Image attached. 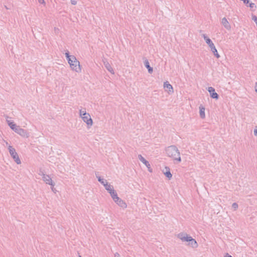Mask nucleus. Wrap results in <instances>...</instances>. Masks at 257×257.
Here are the masks:
<instances>
[{"instance_id": "14", "label": "nucleus", "mask_w": 257, "mask_h": 257, "mask_svg": "<svg viewBox=\"0 0 257 257\" xmlns=\"http://www.w3.org/2000/svg\"><path fill=\"white\" fill-rule=\"evenodd\" d=\"M104 65L105 67L106 68V69L109 72H110L111 74H114V70H113V68H112V67L111 66L110 64L108 62H107V61L104 62Z\"/></svg>"}, {"instance_id": "12", "label": "nucleus", "mask_w": 257, "mask_h": 257, "mask_svg": "<svg viewBox=\"0 0 257 257\" xmlns=\"http://www.w3.org/2000/svg\"><path fill=\"white\" fill-rule=\"evenodd\" d=\"M163 173L169 179H170L172 177V175L170 172L169 167H165L163 170Z\"/></svg>"}, {"instance_id": "27", "label": "nucleus", "mask_w": 257, "mask_h": 257, "mask_svg": "<svg viewBox=\"0 0 257 257\" xmlns=\"http://www.w3.org/2000/svg\"><path fill=\"white\" fill-rule=\"evenodd\" d=\"M247 7H249L251 9L256 8V6H255V4L252 3H250L249 2V4H248Z\"/></svg>"}, {"instance_id": "2", "label": "nucleus", "mask_w": 257, "mask_h": 257, "mask_svg": "<svg viewBox=\"0 0 257 257\" xmlns=\"http://www.w3.org/2000/svg\"><path fill=\"white\" fill-rule=\"evenodd\" d=\"M72 58L68 61L71 69L76 72H80L81 71V67L79 62L74 56H72Z\"/></svg>"}, {"instance_id": "4", "label": "nucleus", "mask_w": 257, "mask_h": 257, "mask_svg": "<svg viewBox=\"0 0 257 257\" xmlns=\"http://www.w3.org/2000/svg\"><path fill=\"white\" fill-rule=\"evenodd\" d=\"M83 114H84V113H83ZM81 118L83 121L87 124L88 127L92 126L93 120L88 113H84V116H83Z\"/></svg>"}, {"instance_id": "28", "label": "nucleus", "mask_w": 257, "mask_h": 257, "mask_svg": "<svg viewBox=\"0 0 257 257\" xmlns=\"http://www.w3.org/2000/svg\"><path fill=\"white\" fill-rule=\"evenodd\" d=\"M53 186H51V189L54 193H56L57 192V190L54 188V186H55L54 182H53Z\"/></svg>"}, {"instance_id": "7", "label": "nucleus", "mask_w": 257, "mask_h": 257, "mask_svg": "<svg viewBox=\"0 0 257 257\" xmlns=\"http://www.w3.org/2000/svg\"><path fill=\"white\" fill-rule=\"evenodd\" d=\"M208 91L210 93L211 98L217 99L219 97L218 94L215 92V89L212 87H209Z\"/></svg>"}, {"instance_id": "34", "label": "nucleus", "mask_w": 257, "mask_h": 257, "mask_svg": "<svg viewBox=\"0 0 257 257\" xmlns=\"http://www.w3.org/2000/svg\"><path fill=\"white\" fill-rule=\"evenodd\" d=\"M38 2L40 4H41L45 3L44 0H38Z\"/></svg>"}, {"instance_id": "26", "label": "nucleus", "mask_w": 257, "mask_h": 257, "mask_svg": "<svg viewBox=\"0 0 257 257\" xmlns=\"http://www.w3.org/2000/svg\"><path fill=\"white\" fill-rule=\"evenodd\" d=\"M238 206L237 203L234 202L232 204V207L234 210H236L238 208Z\"/></svg>"}, {"instance_id": "11", "label": "nucleus", "mask_w": 257, "mask_h": 257, "mask_svg": "<svg viewBox=\"0 0 257 257\" xmlns=\"http://www.w3.org/2000/svg\"><path fill=\"white\" fill-rule=\"evenodd\" d=\"M18 134H19L21 136L24 137V138L25 137L28 138L29 137V133L27 132V131H26L21 127L19 130V131Z\"/></svg>"}, {"instance_id": "25", "label": "nucleus", "mask_w": 257, "mask_h": 257, "mask_svg": "<svg viewBox=\"0 0 257 257\" xmlns=\"http://www.w3.org/2000/svg\"><path fill=\"white\" fill-rule=\"evenodd\" d=\"M65 55H66V57L67 59V60L68 61V60H70L71 59H72V56L73 55H69V52L68 51H67L66 53H65Z\"/></svg>"}, {"instance_id": "15", "label": "nucleus", "mask_w": 257, "mask_h": 257, "mask_svg": "<svg viewBox=\"0 0 257 257\" xmlns=\"http://www.w3.org/2000/svg\"><path fill=\"white\" fill-rule=\"evenodd\" d=\"M190 240L188 243V245H191L193 248H196L198 246L197 242L195 239L191 237Z\"/></svg>"}, {"instance_id": "17", "label": "nucleus", "mask_w": 257, "mask_h": 257, "mask_svg": "<svg viewBox=\"0 0 257 257\" xmlns=\"http://www.w3.org/2000/svg\"><path fill=\"white\" fill-rule=\"evenodd\" d=\"M144 64L148 70V72L151 74L153 71V69L152 67L150 66L149 62L148 60H146L144 62Z\"/></svg>"}, {"instance_id": "31", "label": "nucleus", "mask_w": 257, "mask_h": 257, "mask_svg": "<svg viewBox=\"0 0 257 257\" xmlns=\"http://www.w3.org/2000/svg\"><path fill=\"white\" fill-rule=\"evenodd\" d=\"M252 19L256 23V27H257V17H256L255 15H252Z\"/></svg>"}, {"instance_id": "30", "label": "nucleus", "mask_w": 257, "mask_h": 257, "mask_svg": "<svg viewBox=\"0 0 257 257\" xmlns=\"http://www.w3.org/2000/svg\"><path fill=\"white\" fill-rule=\"evenodd\" d=\"M87 113L85 110H82V109H80L79 110V114L81 117H82L83 116H84V114H83V113Z\"/></svg>"}, {"instance_id": "33", "label": "nucleus", "mask_w": 257, "mask_h": 257, "mask_svg": "<svg viewBox=\"0 0 257 257\" xmlns=\"http://www.w3.org/2000/svg\"><path fill=\"white\" fill-rule=\"evenodd\" d=\"M120 198L117 196L115 197L114 198V199H112L113 200V201L116 202H117V201L118 200V199H119Z\"/></svg>"}, {"instance_id": "29", "label": "nucleus", "mask_w": 257, "mask_h": 257, "mask_svg": "<svg viewBox=\"0 0 257 257\" xmlns=\"http://www.w3.org/2000/svg\"><path fill=\"white\" fill-rule=\"evenodd\" d=\"M20 126H16L15 128H14V130H13L15 133L18 134V132L19 131V130L20 129Z\"/></svg>"}, {"instance_id": "19", "label": "nucleus", "mask_w": 257, "mask_h": 257, "mask_svg": "<svg viewBox=\"0 0 257 257\" xmlns=\"http://www.w3.org/2000/svg\"><path fill=\"white\" fill-rule=\"evenodd\" d=\"M105 187V189L108 191L109 193H110V192L113 191V190H114L113 187L110 184H105V185L104 186Z\"/></svg>"}, {"instance_id": "23", "label": "nucleus", "mask_w": 257, "mask_h": 257, "mask_svg": "<svg viewBox=\"0 0 257 257\" xmlns=\"http://www.w3.org/2000/svg\"><path fill=\"white\" fill-rule=\"evenodd\" d=\"M110 195L112 199H114V197L117 196V193L114 190H113V191L110 192Z\"/></svg>"}, {"instance_id": "39", "label": "nucleus", "mask_w": 257, "mask_h": 257, "mask_svg": "<svg viewBox=\"0 0 257 257\" xmlns=\"http://www.w3.org/2000/svg\"><path fill=\"white\" fill-rule=\"evenodd\" d=\"M257 82L255 83V91L257 92Z\"/></svg>"}, {"instance_id": "38", "label": "nucleus", "mask_w": 257, "mask_h": 257, "mask_svg": "<svg viewBox=\"0 0 257 257\" xmlns=\"http://www.w3.org/2000/svg\"><path fill=\"white\" fill-rule=\"evenodd\" d=\"M39 175L42 176V178L43 177V175H46L45 174H44V173L43 172H41V173H39Z\"/></svg>"}, {"instance_id": "18", "label": "nucleus", "mask_w": 257, "mask_h": 257, "mask_svg": "<svg viewBox=\"0 0 257 257\" xmlns=\"http://www.w3.org/2000/svg\"><path fill=\"white\" fill-rule=\"evenodd\" d=\"M199 113H200V116L201 118H205V108L202 105H200L199 106Z\"/></svg>"}, {"instance_id": "6", "label": "nucleus", "mask_w": 257, "mask_h": 257, "mask_svg": "<svg viewBox=\"0 0 257 257\" xmlns=\"http://www.w3.org/2000/svg\"><path fill=\"white\" fill-rule=\"evenodd\" d=\"M178 237L182 241H186L188 242L190 240L191 236H189L186 233H180L178 234Z\"/></svg>"}, {"instance_id": "21", "label": "nucleus", "mask_w": 257, "mask_h": 257, "mask_svg": "<svg viewBox=\"0 0 257 257\" xmlns=\"http://www.w3.org/2000/svg\"><path fill=\"white\" fill-rule=\"evenodd\" d=\"M202 37L204 38V39L205 40L206 43L207 44L208 43H210V41H211V40L209 38L206 34H202Z\"/></svg>"}, {"instance_id": "5", "label": "nucleus", "mask_w": 257, "mask_h": 257, "mask_svg": "<svg viewBox=\"0 0 257 257\" xmlns=\"http://www.w3.org/2000/svg\"><path fill=\"white\" fill-rule=\"evenodd\" d=\"M210 43H208L207 44L209 48H210L211 51L217 58H219L220 57V55L218 53L217 50L216 49L214 43L212 42V41H210Z\"/></svg>"}, {"instance_id": "3", "label": "nucleus", "mask_w": 257, "mask_h": 257, "mask_svg": "<svg viewBox=\"0 0 257 257\" xmlns=\"http://www.w3.org/2000/svg\"><path fill=\"white\" fill-rule=\"evenodd\" d=\"M8 150H9L10 155L13 158L14 161L17 164H21V161L20 159L19 158V155H18V153L16 152L15 149L13 148L12 146H9L8 147Z\"/></svg>"}, {"instance_id": "16", "label": "nucleus", "mask_w": 257, "mask_h": 257, "mask_svg": "<svg viewBox=\"0 0 257 257\" xmlns=\"http://www.w3.org/2000/svg\"><path fill=\"white\" fill-rule=\"evenodd\" d=\"M119 206L123 208H125L127 207V205L126 203L122 200L121 199L119 198L117 202H115Z\"/></svg>"}, {"instance_id": "37", "label": "nucleus", "mask_w": 257, "mask_h": 257, "mask_svg": "<svg viewBox=\"0 0 257 257\" xmlns=\"http://www.w3.org/2000/svg\"><path fill=\"white\" fill-rule=\"evenodd\" d=\"M224 257H232L231 255H229L228 253H226Z\"/></svg>"}, {"instance_id": "35", "label": "nucleus", "mask_w": 257, "mask_h": 257, "mask_svg": "<svg viewBox=\"0 0 257 257\" xmlns=\"http://www.w3.org/2000/svg\"><path fill=\"white\" fill-rule=\"evenodd\" d=\"M253 133L254 136H257V128L254 130Z\"/></svg>"}, {"instance_id": "1", "label": "nucleus", "mask_w": 257, "mask_h": 257, "mask_svg": "<svg viewBox=\"0 0 257 257\" xmlns=\"http://www.w3.org/2000/svg\"><path fill=\"white\" fill-rule=\"evenodd\" d=\"M167 155L172 158L174 161L180 163L181 161L180 154L178 148L174 145L168 147L165 149Z\"/></svg>"}, {"instance_id": "13", "label": "nucleus", "mask_w": 257, "mask_h": 257, "mask_svg": "<svg viewBox=\"0 0 257 257\" xmlns=\"http://www.w3.org/2000/svg\"><path fill=\"white\" fill-rule=\"evenodd\" d=\"M139 159L144 164L145 166L149 169L150 168V164L149 162L147 161L141 155H139Z\"/></svg>"}, {"instance_id": "20", "label": "nucleus", "mask_w": 257, "mask_h": 257, "mask_svg": "<svg viewBox=\"0 0 257 257\" xmlns=\"http://www.w3.org/2000/svg\"><path fill=\"white\" fill-rule=\"evenodd\" d=\"M96 177L98 179V181L102 184L103 185V186H105V184H107V182L106 180H104V179L103 178H101V177L100 176H97V175L96 174Z\"/></svg>"}, {"instance_id": "22", "label": "nucleus", "mask_w": 257, "mask_h": 257, "mask_svg": "<svg viewBox=\"0 0 257 257\" xmlns=\"http://www.w3.org/2000/svg\"><path fill=\"white\" fill-rule=\"evenodd\" d=\"M202 37L204 38V39L205 40L206 43L207 44L208 43H210V41H211V40L209 38L206 34H202Z\"/></svg>"}, {"instance_id": "32", "label": "nucleus", "mask_w": 257, "mask_h": 257, "mask_svg": "<svg viewBox=\"0 0 257 257\" xmlns=\"http://www.w3.org/2000/svg\"><path fill=\"white\" fill-rule=\"evenodd\" d=\"M71 3L73 5H75L77 4V0H71Z\"/></svg>"}, {"instance_id": "10", "label": "nucleus", "mask_w": 257, "mask_h": 257, "mask_svg": "<svg viewBox=\"0 0 257 257\" xmlns=\"http://www.w3.org/2000/svg\"><path fill=\"white\" fill-rule=\"evenodd\" d=\"M164 88L166 89V91H168L169 93L173 92V86L168 81L164 83Z\"/></svg>"}, {"instance_id": "40", "label": "nucleus", "mask_w": 257, "mask_h": 257, "mask_svg": "<svg viewBox=\"0 0 257 257\" xmlns=\"http://www.w3.org/2000/svg\"><path fill=\"white\" fill-rule=\"evenodd\" d=\"M7 122H8V124H9V123L11 122L10 121H9V120H7Z\"/></svg>"}, {"instance_id": "8", "label": "nucleus", "mask_w": 257, "mask_h": 257, "mask_svg": "<svg viewBox=\"0 0 257 257\" xmlns=\"http://www.w3.org/2000/svg\"><path fill=\"white\" fill-rule=\"evenodd\" d=\"M221 23L226 30H230L231 26L226 18L224 17L222 19Z\"/></svg>"}, {"instance_id": "36", "label": "nucleus", "mask_w": 257, "mask_h": 257, "mask_svg": "<svg viewBox=\"0 0 257 257\" xmlns=\"http://www.w3.org/2000/svg\"><path fill=\"white\" fill-rule=\"evenodd\" d=\"M114 257H120L119 254L117 252H116L115 254H114Z\"/></svg>"}, {"instance_id": "9", "label": "nucleus", "mask_w": 257, "mask_h": 257, "mask_svg": "<svg viewBox=\"0 0 257 257\" xmlns=\"http://www.w3.org/2000/svg\"><path fill=\"white\" fill-rule=\"evenodd\" d=\"M43 180L47 184L51 186H53V181L52 180L51 178L48 175H44L43 177Z\"/></svg>"}, {"instance_id": "24", "label": "nucleus", "mask_w": 257, "mask_h": 257, "mask_svg": "<svg viewBox=\"0 0 257 257\" xmlns=\"http://www.w3.org/2000/svg\"><path fill=\"white\" fill-rule=\"evenodd\" d=\"M9 126L10 127V128L12 130H14V128H15L17 125L15 123H14V122H10V123H9Z\"/></svg>"}]
</instances>
